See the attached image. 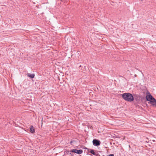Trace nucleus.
Masks as SVG:
<instances>
[{
    "label": "nucleus",
    "mask_w": 156,
    "mask_h": 156,
    "mask_svg": "<svg viewBox=\"0 0 156 156\" xmlns=\"http://www.w3.org/2000/svg\"><path fill=\"white\" fill-rule=\"evenodd\" d=\"M122 97L125 101L131 102L134 100V98L132 95L129 93H125L122 94Z\"/></svg>",
    "instance_id": "nucleus-1"
},
{
    "label": "nucleus",
    "mask_w": 156,
    "mask_h": 156,
    "mask_svg": "<svg viewBox=\"0 0 156 156\" xmlns=\"http://www.w3.org/2000/svg\"><path fill=\"white\" fill-rule=\"evenodd\" d=\"M146 99L147 101H150L151 103L153 105H154V102H156V100L150 94L146 96Z\"/></svg>",
    "instance_id": "nucleus-2"
},
{
    "label": "nucleus",
    "mask_w": 156,
    "mask_h": 156,
    "mask_svg": "<svg viewBox=\"0 0 156 156\" xmlns=\"http://www.w3.org/2000/svg\"><path fill=\"white\" fill-rule=\"evenodd\" d=\"M92 142L93 144L96 146H98L101 144L100 141L96 139H94L93 140Z\"/></svg>",
    "instance_id": "nucleus-3"
},
{
    "label": "nucleus",
    "mask_w": 156,
    "mask_h": 156,
    "mask_svg": "<svg viewBox=\"0 0 156 156\" xmlns=\"http://www.w3.org/2000/svg\"><path fill=\"white\" fill-rule=\"evenodd\" d=\"M71 152H74L77 153L78 154H81L82 153L83 151L82 150H77V149H73L70 151Z\"/></svg>",
    "instance_id": "nucleus-4"
},
{
    "label": "nucleus",
    "mask_w": 156,
    "mask_h": 156,
    "mask_svg": "<svg viewBox=\"0 0 156 156\" xmlns=\"http://www.w3.org/2000/svg\"><path fill=\"white\" fill-rule=\"evenodd\" d=\"M30 132L32 133H35L34 128L32 126H30Z\"/></svg>",
    "instance_id": "nucleus-5"
},
{
    "label": "nucleus",
    "mask_w": 156,
    "mask_h": 156,
    "mask_svg": "<svg viewBox=\"0 0 156 156\" xmlns=\"http://www.w3.org/2000/svg\"><path fill=\"white\" fill-rule=\"evenodd\" d=\"M90 152L94 155L96 156H98V154L97 152H95L94 150H90Z\"/></svg>",
    "instance_id": "nucleus-6"
},
{
    "label": "nucleus",
    "mask_w": 156,
    "mask_h": 156,
    "mask_svg": "<svg viewBox=\"0 0 156 156\" xmlns=\"http://www.w3.org/2000/svg\"><path fill=\"white\" fill-rule=\"evenodd\" d=\"M27 75L28 76L31 78H33L34 77V75L33 74H30L29 73H28L27 74Z\"/></svg>",
    "instance_id": "nucleus-7"
},
{
    "label": "nucleus",
    "mask_w": 156,
    "mask_h": 156,
    "mask_svg": "<svg viewBox=\"0 0 156 156\" xmlns=\"http://www.w3.org/2000/svg\"><path fill=\"white\" fill-rule=\"evenodd\" d=\"M108 156H114L113 154H109Z\"/></svg>",
    "instance_id": "nucleus-8"
},
{
    "label": "nucleus",
    "mask_w": 156,
    "mask_h": 156,
    "mask_svg": "<svg viewBox=\"0 0 156 156\" xmlns=\"http://www.w3.org/2000/svg\"><path fill=\"white\" fill-rule=\"evenodd\" d=\"M72 143V141H71L70 142V144H71Z\"/></svg>",
    "instance_id": "nucleus-9"
}]
</instances>
